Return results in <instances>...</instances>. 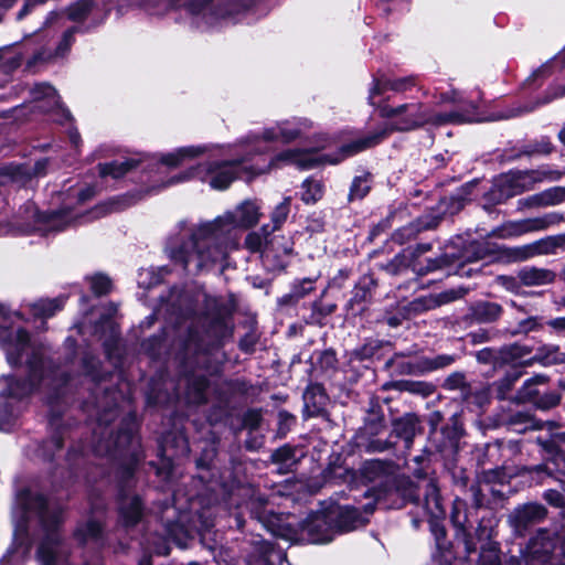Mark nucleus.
Returning a JSON list of instances; mask_svg holds the SVG:
<instances>
[{"instance_id": "obj_1", "label": "nucleus", "mask_w": 565, "mask_h": 565, "mask_svg": "<svg viewBox=\"0 0 565 565\" xmlns=\"http://www.w3.org/2000/svg\"><path fill=\"white\" fill-rule=\"evenodd\" d=\"M256 201L246 200L234 211H227L213 221L191 224L178 222L168 236L164 252L177 265L191 274L211 270L222 264L238 245L236 231L256 225L260 217Z\"/></svg>"}, {"instance_id": "obj_2", "label": "nucleus", "mask_w": 565, "mask_h": 565, "mask_svg": "<svg viewBox=\"0 0 565 565\" xmlns=\"http://www.w3.org/2000/svg\"><path fill=\"white\" fill-rule=\"evenodd\" d=\"M310 127L307 119L294 118L277 122L271 127L265 128L259 135L246 137L238 146L235 154L238 156L232 160H218L221 148L212 146H189L181 147L174 151L163 154L160 161L168 167H178L186 160L207 154V162L191 167L186 171L174 175L168 182L159 188H166L180 182L198 179L206 182L215 190L226 189L235 179L237 166L252 159L253 154H260L269 150V143L273 141L291 142L300 138Z\"/></svg>"}, {"instance_id": "obj_3", "label": "nucleus", "mask_w": 565, "mask_h": 565, "mask_svg": "<svg viewBox=\"0 0 565 565\" xmlns=\"http://www.w3.org/2000/svg\"><path fill=\"white\" fill-rule=\"evenodd\" d=\"M13 318H20L19 313H10L0 307V347L11 365L22 363L25 358L30 367V383L21 384L10 375L0 377V430L3 431L17 424L20 402L33 390L47 394V403H53L67 382L64 371L45 367L29 334L20 326H14Z\"/></svg>"}, {"instance_id": "obj_4", "label": "nucleus", "mask_w": 565, "mask_h": 565, "mask_svg": "<svg viewBox=\"0 0 565 565\" xmlns=\"http://www.w3.org/2000/svg\"><path fill=\"white\" fill-rule=\"evenodd\" d=\"M13 543L0 561V565H22L31 550L29 530L39 526L40 537L36 559L41 565H68L67 553L58 534L62 510L49 504L30 489L15 495L12 509Z\"/></svg>"}, {"instance_id": "obj_5", "label": "nucleus", "mask_w": 565, "mask_h": 565, "mask_svg": "<svg viewBox=\"0 0 565 565\" xmlns=\"http://www.w3.org/2000/svg\"><path fill=\"white\" fill-rule=\"evenodd\" d=\"M443 102H452L461 106L463 110H454L445 114H435L422 103H408L396 107L387 104L379 105L380 116L388 119V122L376 131L353 140L342 146L345 156H354L363 150L379 145L392 131H411L426 124L446 125V124H465L479 120L470 110L476 109L473 103H466L457 93L443 97Z\"/></svg>"}, {"instance_id": "obj_6", "label": "nucleus", "mask_w": 565, "mask_h": 565, "mask_svg": "<svg viewBox=\"0 0 565 565\" xmlns=\"http://www.w3.org/2000/svg\"><path fill=\"white\" fill-rule=\"evenodd\" d=\"M167 10L169 8L185 7L193 14L201 17L209 26H218L230 23L255 21L256 8L248 6L242 0H227L224 3L213 0H164Z\"/></svg>"}, {"instance_id": "obj_7", "label": "nucleus", "mask_w": 565, "mask_h": 565, "mask_svg": "<svg viewBox=\"0 0 565 565\" xmlns=\"http://www.w3.org/2000/svg\"><path fill=\"white\" fill-rule=\"evenodd\" d=\"M348 157L349 156H345V153L342 151V147L335 157L320 156L316 151L308 149H286L274 156L267 164L247 166V161L245 163L238 164L236 178L241 171H245L254 177L270 169L282 168L285 166H294L300 170H309L323 162L333 164L339 163Z\"/></svg>"}, {"instance_id": "obj_8", "label": "nucleus", "mask_w": 565, "mask_h": 565, "mask_svg": "<svg viewBox=\"0 0 565 565\" xmlns=\"http://www.w3.org/2000/svg\"><path fill=\"white\" fill-rule=\"evenodd\" d=\"M559 178L561 172L545 168L529 171H511L497 180L488 196L494 204H500L510 198L531 190L537 182L545 180L557 181Z\"/></svg>"}, {"instance_id": "obj_9", "label": "nucleus", "mask_w": 565, "mask_h": 565, "mask_svg": "<svg viewBox=\"0 0 565 565\" xmlns=\"http://www.w3.org/2000/svg\"><path fill=\"white\" fill-rule=\"evenodd\" d=\"M26 220H33V222L26 223H7L0 222V236L15 234V233H30V232H42L52 233L61 232L66 227L74 224L77 220V214L72 213L68 209H62L58 211L40 214L35 207H26Z\"/></svg>"}, {"instance_id": "obj_10", "label": "nucleus", "mask_w": 565, "mask_h": 565, "mask_svg": "<svg viewBox=\"0 0 565 565\" xmlns=\"http://www.w3.org/2000/svg\"><path fill=\"white\" fill-rule=\"evenodd\" d=\"M562 221V214L556 212L546 213L536 217L507 221L494 227L489 236L500 239H511L529 233L545 231Z\"/></svg>"}, {"instance_id": "obj_11", "label": "nucleus", "mask_w": 565, "mask_h": 565, "mask_svg": "<svg viewBox=\"0 0 565 565\" xmlns=\"http://www.w3.org/2000/svg\"><path fill=\"white\" fill-rule=\"evenodd\" d=\"M299 526L300 532L294 537L296 541L323 544L332 541L337 534L334 513L331 511L310 513Z\"/></svg>"}, {"instance_id": "obj_12", "label": "nucleus", "mask_w": 565, "mask_h": 565, "mask_svg": "<svg viewBox=\"0 0 565 565\" xmlns=\"http://www.w3.org/2000/svg\"><path fill=\"white\" fill-rule=\"evenodd\" d=\"M537 443L544 449L545 462L536 466V471H546L552 475L554 471L565 473V431L552 434L550 439L537 438Z\"/></svg>"}, {"instance_id": "obj_13", "label": "nucleus", "mask_w": 565, "mask_h": 565, "mask_svg": "<svg viewBox=\"0 0 565 565\" xmlns=\"http://www.w3.org/2000/svg\"><path fill=\"white\" fill-rule=\"evenodd\" d=\"M35 107L43 111H55L56 120L63 122L68 120L71 115L68 110L62 107L60 97L54 87L49 84H36L32 89Z\"/></svg>"}, {"instance_id": "obj_14", "label": "nucleus", "mask_w": 565, "mask_h": 565, "mask_svg": "<svg viewBox=\"0 0 565 565\" xmlns=\"http://www.w3.org/2000/svg\"><path fill=\"white\" fill-rule=\"evenodd\" d=\"M555 535L552 532L541 530L531 539L526 546L525 558L533 565L534 563L544 564L548 562L555 551Z\"/></svg>"}, {"instance_id": "obj_15", "label": "nucleus", "mask_w": 565, "mask_h": 565, "mask_svg": "<svg viewBox=\"0 0 565 565\" xmlns=\"http://www.w3.org/2000/svg\"><path fill=\"white\" fill-rule=\"evenodd\" d=\"M546 509L539 503H527L516 508L509 520L514 531L522 535L529 526L543 521L546 516Z\"/></svg>"}, {"instance_id": "obj_16", "label": "nucleus", "mask_w": 565, "mask_h": 565, "mask_svg": "<svg viewBox=\"0 0 565 565\" xmlns=\"http://www.w3.org/2000/svg\"><path fill=\"white\" fill-rule=\"evenodd\" d=\"M231 332L227 321L224 318H216L210 322L203 335L191 331L186 348L190 349L193 345L195 349H201L205 341L209 344L218 345L222 339L230 335Z\"/></svg>"}, {"instance_id": "obj_17", "label": "nucleus", "mask_w": 565, "mask_h": 565, "mask_svg": "<svg viewBox=\"0 0 565 565\" xmlns=\"http://www.w3.org/2000/svg\"><path fill=\"white\" fill-rule=\"evenodd\" d=\"M292 249L294 243L290 238L285 236H274L265 246L263 259L265 263H270L273 260V268L282 269L286 267V258L291 255Z\"/></svg>"}, {"instance_id": "obj_18", "label": "nucleus", "mask_w": 565, "mask_h": 565, "mask_svg": "<svg viewBox=\"0 0 565 565\" xmlns=\"http://www.w3.org/2000/svg\"><path fill=\"white\" fill-rule=\"evenodd\" d=\"M416 86L414 77H403L396 79L388 78H373L372 86L369 92V103L372 106H376L379 103L376 98L382 96L387 90L395 93H405Z\"/></svg>"}, {"instance_id": "obj_19", "label": "nucleus", "mask_w": 565, "mask_h": 565, "mask_svg": "<svg viewBox=\"0 0 565 565\" xmlns=\"http://www.w3.org/2000/svg\"><path fill=\"white\" fill-rule=\"evenodd\" d=\"M556 274L547 268L526 266L519 270L518 279L527 287H540L554 282Z\"/></svg>"}, {"instance_id": "obj_20", "label": "nucleus", "mask_w": 565, "mask_h": 565, "mask_svg": "<svg viewBox=\"0 0 565 565\" xmlns=\"http://www.w3.org/2000/svg\"><path fill=\"white\" fill-rule=\"evenodd\" d=\"M331 512L334 513L337 533L349 532L364 524V519L354 507H341L337 510H332Z\"/></svg>"}, {"instance_id": "obj_21", "label": "nucleus", "mask_w": 565, "mask_h": 565, "mask_svg": "<svg viewBox=\"0 0 565 565\" xmlns=\"http://www.w3.org/2000/svg\"><path fill=\"white\" fill-rule=\"evenodd\" d=\"M120 520L125 526L137 524L142 518V507L137 495L121 494L119 501Z\"/></svg>"}, {"instance_id": "obj_22", "label": "nucleus", "mask_w": 565, "mask_h": 565, "mask_svg": "<svg viewBox=\"0 0 565 565\" xmlns=\"http://www.w3.org/2000/svg\"><path fill=\"white\" fill-rule=\"evenodd\" d=\"M64 305L63 298L40 299L33 302H24L21 307L23 311L29 312L34 318L46 319L61 310Z\"/></svg>"}, {"instance_id": "obj_23", "label": "nucleus", "mask_w": 565, "mask_h": 565, "mask_svg": "<svg viewBox=\"0 0 565 565\" xmlns=\"http://www.w3.org/2000/svg\"><path fill=\"white\" fill-rule=\"evenodd\" d=\"M530 244L532 247L533 258L537 256L554 255L558 249L565 248V234L546 236Z\"/></svg>"}, {"instance_id": "obj_24", "label": "nucleus", "mask_w": 565, "mask_h": 565, "mask_svg": "<svg viewBox=\"0 0 565 565\" xmlns=\"http://www.w3.org/2000/svg\"><path fill=\"white\" fill-rule=\"evenodd\" d=\"M305 408L308 416H318L322 413L327 396L319 385L309 386L303 393Z\"/></svg>"}, {"instance_id": "obj_25", "label": "nucleus", "mask_w": 565, "mask_h": 565, "mask_svg": "<svg viewBox=\"0 0 565 565\" xmlns=\"http://www.w3.org/2000/svg\"><path fill=\"white\" fill-rule=\"evenodd\" d=\"M471 317L479 323L495 321L502 313V308L495 302L480 301L470 308Z\"/></svg>"}, {"instance_id": "obj_26", "label": "nucleus", "mask_w": 565, "mask_h": 565, "mask_svg": "<svg viewBox=\"0 0 565 565\" xmlns=\"http://www.w3.org/2000/svg\"><path fill=\"white\" fill-rule=\"evenodd\" d=\"M466 292L467 290L463 288L446 290L438 296V301H435L434 299H416L412 302V307L417 311L429 310L435 308L438 303H447L459 299Z\"/></svg>"}, {"instance_id": "obj_27", "label": "nucleus", "mask_w": 565, "mask_h": 565, "mask_svg": "<svg viewBox=\"0 0 565 565\" xmlns=\"http://www.w3.org/2000/svg\"><path fill=\"white\" fill-rule=\"evenodd\" d=\"M116 450L125 451L126 449L131 452L135 461L137 460L136 450L139 448V439L135 435V422L131 419L128 429L118 434L114 441Z\"/></svg>"}, {"instance_id": "obj_28", "label": "nucleus", "mask_w": 565, "mask_h": 565, "mask_svg": "<svg viewBox=\"0 0 565 565\" xmlns=\"http://www.w3.org/2000/svg\"><path fill=\"white\" fill-rule=\"evenodd\" d=\"M425 508L427 512L435 519L444 515V509L439 498V490L437 484L430 480L425 490Z\"/></svg>"}, {"instance_id": "obj_29", "label": "nucleus", "mask_w": 565, "mask_h": 565, "mask_svg": "<svg viewBox=\"0 0 565 565\" xmlns=\"http://www.w3.org/2000/svg\"><path fill=\"white\" fill-rule=\"evenodd\" d=\"M417 430V419L413 415L404 416L394 422V433L405 440L406 447L413 441Z\"/></svg>"}, {"instance_id": "obj_30", "label": "nucleus", "mask_w": 565, "mask_h": 565, "mask_svg": "<svg viewBox=\"0 0 565 565\" xmlns=\"http://www.w3.org/2000/svg\"><path fill=\"white\" fill-rule=\"evenodd\" d=\"M138 161L135 159H125L121 161H113L110 163L99 164V174L102 177L110 175L115 179L122 177L129 170L137 166Z\"/></svg>"}, {"instance_id": "obj_31", "label": "nucleus", "mask_w": 565, "mask_h": 565, "mask_svg": "<svg viewBox=\"0 0 565 565\" xmlns=\"http://www.w3.org/2000/svg\"><path fill=\"white\" fill-rule=\"evenodd\" d=\"M75 29H68L64 32L61 42L58 43L54 54H47L44 55L43 53H40L36 58L40 61H49L52 58L63 57L67 54L70 51L73 42H74V34Z\"/></svg>"}, {"instance_id": "obj_32", "label": "nucleus", "mask_w": 565, "mask_h": 565, "mask_svg": "<svg viewBox=\"0 0 565 565\" xmlns=\"http://www.w3.org/2000/svg\"><path fill=\"white\" fill-rule=\"evenodd\" d=\"M268 226H263L260 232H252L246 236L245 246L250 252H260L263 254L266 244L269 243Z\"/></svg>"}, {"instance_id": "obj_33", "label": "nucleus", "mask_w": 565, "mask_h": 565, "mask_svg": "<svg viewBox=\"0 0 565 565\" xmlns=\"http://www.w3.org/2000/svg\"><path fill=\"white\" fill-rule=\"evenodd\" d=\"M323 195V185L320 181L307 179L302 183L301 199L305 203H316Z\"/></svg>"}, {"instance_id": "obj_34", "label": "nucleus", "mask_w": 565, "mask_h": 565, "mask_svg": "<svg viewBox=\"0 0 565 565\" xmlns=\"http://www.w3.org/2000/svg\"><path fill=\"white\" fill-rule=\"evenodd\" d=\"M102 533V525L98 521L89 520L85 525H81L75 531V537L81 543L96 541Z\"/></svg>"}, {"instance_id": "obj_35", "label": "nucleus", "mask_w": 565, "mask_h": 565, "mask_svg": "<svg viewBox=\"0 0 565 565\" xmlns=\"http://www.w3.org/2000/svg\"><path fill=\"white\" fill-rule=\"evenodd\" d=\"M479 565H501L500 555L498 547L490 543L487 547H483L479 556ZM507 565H519V561L515 557H510Z\"/></svg>"}, {"instance_id": "obj_36", "label": "nucleus", "mask_w": 565, "mask_h": 565, "mask_svg": "<svg viewBox=\"0 0 565 565\" xmlns=\"http://www.w3.org/2000/svg\"><path fill=\"white\" fill-rule=\"evenodd\" d=\"M137 200L138 199H136L135 195H127V196H124L122 199H118L116 201H111L107 204H103V205L96 207L93 211V214L95 217H98V216L106 214L107 212L119 211L121 209H125V207L134 204L135 202H137Z\"/></svg>"}, {"instance_id": "obj_37", "label": "nucleus", "mask_w": 565, "mask_h": 565, "mask_svg": "<svg viewBox=\"0 0 565 565\" xmlns=\"http://www.w3.org/2000/svg\"><path fill=\"white\" fill-rule=\"evenodd\" d=\"M536 356L544 364H565V353L559 352V349L555 345L541 348Z\"/></svg>"}, {"instance_id": "obj_38", "label": "nucleus", "mask_w": 565, "mask_h": 565, "mask_svg": "<svg viewBox=\"0 0 565 565\" xmlns=\"http://www.w3.org/2000/svg\"><path fill=\"white\" fill-rule=\"evenodd\" d=\"M539 194L541 198V204L543 206L556 205L564 201L565 188L555 186V188L545 190Z\"/></svg>"}, {"instance_id": "obj_39", "label": "nucleus", "mask_w": 565, "mask_h": 565, "mask_svg": "<svg viewBox=\"0 0 565 565\" xmlns=\"http://www.w3.org/2000/svg\"><path fill=\"white\" fill-rule=\"evenodd\" d=\"M290 212V198H285L271 213L273 231L278 230Z\"/></svg>"}, {"instance_id": "obj_40", "label": "nucleus", "mask_w": 565, "mask_h": 565, "mask_svg": "<svg viewBox=\"0 0 565 565\" xmlns=\"http://www.w3.org/2000/svg\"><path fill=\"white\" fill-rule=\"evenodd\" d=\"M370 190V180L367 175L356 177L350 189V199H363Z\"/></svg>"}, {"instance_id": "obj_41", "label": "nucleus", "mask_w": 565, "mask_h": 565, "mask_svg": "<svg viewBox=\"0 0 565 565\" xmlns=\"http://www.w3.org/2000/svg\"><path fill=\"white\" fill-rule=\"evenodd\" d=\"M505 256L513 262L531 259L533 258L531 244L507 248Z\"/></svg>"}, {"instance_id": "obj_42", "label": "nucleus", "mask_w": 565, "mask_h": 565, "mask_svg": "<svg viewBox=\"0 0 565 565\" xmlns=\"http://www.w3.org/2000/svg\"><path fill=\"white\" fill-rule=\"evenodd\" d=\"M89 281L92 291L97 296L107 294L111 288L110 279L102 274H96L92 276L89 278Z\"/></svg>"}, {"instance_id": "obj_43", "label": "nucleus", "mask_w": 565, "mask_h": 565, "mask_svg": "<svg viewBox=\"0 0 565 565\" xmlns=\"http://www.w3.org/2000/svg\"><path fill=\"white\" fill-rule=\"evenodd\" d=\"M547 377L544 375H535L532 379H529L523 386V395L529 399H535L541 393L535 387L537 384H545Z\"/></svg>"}, {"instance_id": "obj_44", "label": "nucleus", "mask_w": 565, "mask_h": 565, "mask_svg": "<svg viewBox=\"0 0 565 565\" xmlns=\"http://www.w3.org/2000/svg\"><path fill=\"white\" fill-rule=\"evenodd\" d=\"M294 457L295 452L292 448L288 446L280 447L279 449L275 450L271 455L273 461L282 463H288L289 461H292Z\"/></svg>"}, {"instance_id": "obj_45", "label": "nucleus", "mask_w": 565, "mask_h": 565, "mask_svg": "<svg viewBox=\"0 0 565 565\" xmlns=\"http://www.w3.org/2000/svg\"><path fill=\"white\" fill-rule=\"evenodd\" d=\"M313 290V280L303 279L294 286V296L300 298Z\"/></svg>"}, {"instance_id": "obj_46", "label": "nucleus", "mask_w": 565, "mask_h": 565, "mask_svg": "<svg viewBox=\"0 0 565 565\" xmlns=\"http://www.w3.org/2000/svg\"><path fill=\"white\" fill-rule=\"evenodd\" d=\"M518 205H519V210H524V209H532V207H541L543 206L541 204V198H540V194H534V195H531V196H527L525 199H521L519 200L518 202Z\"/></svg>"}, {"instance_id": "obj_47", "label": "nucleus", "mask_w": 565, "mask_h": 565, "mask_svg": "<svg viewBox=\"0 0 565 565\" xmlns=\"http://www.w3.org/2000/svg\"><path fill=\"white\" fill-rule=\"evenodd\" d=\"M559 399L561 397L557 393H548L544 394L541 397V399L537 401L536 403L539 404L540 407L550 408L557 405L559 403Z\"/></svg>"}, {"instance_id": "obj_48", "label": "nucleus", "mask_w": 565, "mask_h": 565, "mask_svg": "<svg viewBox=\"0 0 565 565\" xmlns=\"http://www.w3.org/2000/svg\"><path fill=\"white\" fill-rule=\"evenodd\" d=\"M434 520L430 523L431 532L436 539L438 546H441V541L446 537V530L439 523L438 519L433 518Z\"/></svg>"}, {"instance_id": "obj_49", "label": "nucleus", "mask_w": 565, "mask_h": 565, "mask_svg": "<svg viewBox=\"0 0 565 565\" xmlns=\"http://www.w3.org/2000/svg\"><path fill=\"white\" fill-rule=\"evenodd\" d=\"M469 250L472 252V256H468L469 260L483 259L488 254V249L481 243L471 244Z\"/></svg>"}, {"instance_id": "obj_50", "label": "nucleus", "mask_w": 565, "mask_h": 565, "mask_svg": "<svg viewBox=\"0 0 565 565\" xmlns=\"http://www.w3.org/2000/svg\"><path fill=\"white\" fill-rule=\"evenodd\" d=\"M537 320L534 317L527 318L525 320L520 321L519 327L515 331H513V334L516 333H526L529 331H532L536 328Z\"/></svg>"}, {"instance_id": "obj_51", "label": "nucleus", "mask_w": 565, "mask_h": 565, "mask_svg": "<svg viewBox=\"0 0 565 565\" xmlns=\"http://www.w3.org/2000/svg\"><path fill=\"white\" fill-rule=\"evenodd\" d=\"M544 499L554 507H562L564 504V497L556 490H547L544 493Z\"/></svg>"}, {"instance_id": "obj_52", "label": "nucleus", "mask_w": 565, "mask_h": 565, "mask_svg": "<svg viewBox=\"0 0 565 565\" xmlns=\"http://www.w3.org/2000/svg\"><path fill=\"white\" fill-rule=\"evenodd\" d=\"M455 361V358L452 355H438L436 356L431 362L430 366L433 369H439L450 365Z\"/></svg>"}, {"instance_id": "obj_53", "label": "nucleus", "mask_w": 565, "mask_h": 565, "mask_svg": "<svg viewBox=\"0 0 565 565\" xmlns=\"http://www.w3.org/2000/svg\"><path fill=\"white\" fill-rule=\"evenodd\" d=\"M207 386V382L205 379H198L196 383H195V396L193 397V399L198 403H201L204 401L205 396H204V391Z\"/></svg>"}, {"instance_id": "obj_54", "label": "nucleus", "mask_w": 565, "mask_h": 565, "mask_svg": "<svg viewBox=\"0 0 565 565\" xmlns=\"http://www.w3.org/2000/svg\"><path fill=\"white\" fill-rule=\"evenodd\" d=\"M87 11H88L87 4L81 3L74 8H71L68 14L72 20H81L85 17Z\"/></svg>"}, {"instance_id": "obj_55", "label": "nucleus", "mask_w": 565, "mask_h": 565, "mask_svg": "<svg viewBox=\"0 0 565 565\" xmlns=\"http://www.w3.org/2000/svg\"><path fill=\"white\" fill-rule=\"evenodd\" d=\"M96 365H97V362H96V360L93 356L86 358L84 360V370L94 380H98L99 379L98 374L96 373Z\"/></svg>"}, {"instance_id": "obj_56", "label": "nucleus", "mask_w": 565, "mask_h": 565, "mask_svg": "<svg viewBox=\"0 0 565 565\" xmlns=\"http://www.w3.org/2000/svg\"><path fill=\"white\" fill-rule=\"evenodd\" d=\"M552 151V145L547 139H542L531 152L547 154Z\"/></svg>"}, {"instance_id": "obj_57", "label": "nucleus", "mask_w": 565, "mask_h": 565, "mask_svg": "<svg viewBox=\"0 0 565 565\" xmlns=\"http://www.w3.org/2000/svg\"><path fill=\"white\" fill-rule=\"evenodd\" d=\"M564 95H565V85L557 86L556 88L551 89L546 99L543 103H548L555 98L563 97Z\"/></svg>"}, {"instance_id": "obj_58", "label": "nucleus", "mask_w": 565, "mask_h": 565, "mask_svg": "<svg viewBox=\"0 0 565 565\" xmlns=\"http://www.w3.org/2000/svg\"><path fill=\"white\" fill-rule=\"evenodd\" d=\"M547 324L557 331H564L565 330V317L552 319L547 322Z\"/></svg>"}, {"instance_id": "obj_59", "label": "nucleus", "mask_w": 565, "mask_h": 565, "mask_svg": "<svg viewBox=\"0 0 565 565\" xmlns=\"http://www.w3.org/2000/svg\"><path fill=\"white\" fill-rule=\"evenodd\" d=\"M45 450H58L62 448V440L60 437L55 436L50 441L44 445Z\"/></svg>"}, {"instance_id": "obj_60", "label": "nucleus", "mask_w": 565, "mask_h": 565, "mask_svg": "<svg viewBox=\"0 0 565 565\" xmlns=\"http://www.w3.org/2000/svg\"><path fill=\"white\" fill-rule=\"evenodd\" d=\"M473 342L481 343L488 341L490 338L486 332H476L472 334Z\"/></svg>"}, {"instance_id": "obj_61", "label": "nucleus", "mask_w": 565, "mask_h": 565, "mask_svg": "<svg viewBox=\"0 0 565 565\" xmlns=\"http://www.w3.org/2000/svg\"><path fill=\"white\" fill-rule=\"evenodd\" d=\"M93 195L92 189H86L78 193V201L84 202Z\"/></svg>"}, {"instance_id": "obj_62", "label": "nucleus", "mask_w": 565, "mask_h": 565, "mask_svg": "<svg viewBox=\"0 0 565 565\" xmlns=\"http://www.w3.org/2000/svg\"><path fill=\"white\" fill-rule=\"evenodd\" d=\"M408 500L415 503L419 501V493L417 492L416 489H411Z\"/></svg>"}, {"instance_id": "obj_63", "label": "nucleus", "mask_w": 565, "mask_h": 565, "mask_svg": "<svg viewBox=\"0 0 565 565\" xmlns=\"http://www.w3.org/2000/svg\"><path fill=\"white\" fill-rule=\"evenodd\" d=\"M154 552L159 555H168L169 548L166 545H162V546L154 548Z\"/></svg>"}, {"instance_id": "obj_64", "label": "nucleus", "mask_w": 565, "mask_h": 565, "mask_svg": "<svg viewBox=\"0 0 565 565\" xmlns=\"http://www.w3.org/2000/svg\"><path fill=\"white\" fill-rule=\"evenodd\" d=\"M369 468L373 470H380L382 469V463L380 461H372L369 463Z\"/></svg>"}]
</instances>
